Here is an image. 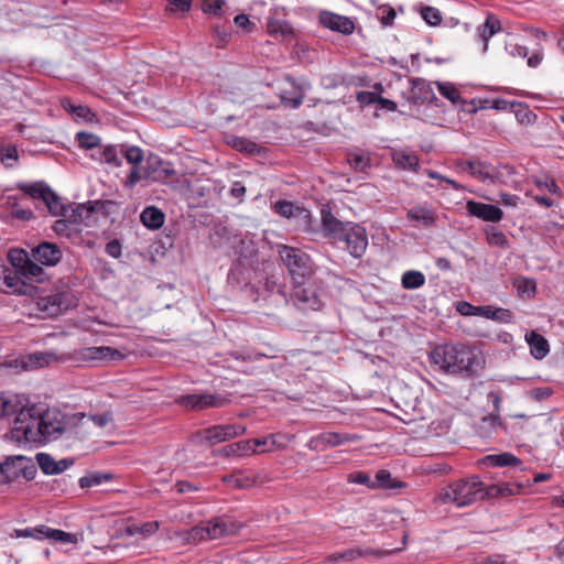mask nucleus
<instances>
[{
  "label": "nucleus",
  "instance_id": "obj_1",
  "mask_svg": "<svg viewBox=\"0 0 564 564\" xmlns=\"http://www.w3.org/2000/svg\"><path fill=\"white\" fill-rule=\"evenodd\" d=\"M30 408L33 409L32 415L22 420L18 427L10 430L8 437L11 441L41 445L63 441L69 445L84 438L79 431V415H67L54 408L41 412L31 402Z\"/></svg>",
  "mask_w": 564,
  "mask_h": 564
},
{
  "label": "nucleus",
  "instance_id": "obj_2",
  "mask_svg": "<svg viewBox=\"0 0 564 564\" xmlns=\"http://www.w3.org/2000/svg\"><path fill=\"white\" fill-rule=\"evenodd\" d=\"M322 228L324 234L336 242H343L345 249L354 257L361 258L368 247L366 229L355 223H343L326 209H322Z\"/></svg>",
  "mask_w": 564,
  "mask_h": 564
},
{
  "label": "nucleus",
  "instance_id": "obj_3",
  "mask_svg": "<svg viewBox=\"0 0 564 564\" xmlns=\"http://www.w3.org/2000/svg\"><path fill=\"white\" fill-rule=\"evenodd\" d=\"M430 361L447 373H469L478 364V357L464 344L440 345L430 352Z\"/></svg>",
  "mask_w": 564,
  "mask_h": 564
},
{
  "label": "nucleus",
  "instance_id": "obj_4",
  "mask_svg": "<svg viewBox=\"0 0 564 564\" xmlns=\"http://www.w3.org/2000/svg\"><path fill=\"white\" fill-rule=\"evenodd\" d=\"M485 498V484L476 476L449 482L437 494L436 501L465 508Z\"/></svg>",
  "mask_w": 564,
  "mask_h": 564
},
{
  "label": "nucleus",
  "instance_id": "obj_5",
  "mask_svg": "<svg viewBox=\"0 0 564 564\" xmlns=\"http://www.w3.org/2000/svg\"><path fill=\"white\" fill-rule=\"evenodd\" d=\"M279 254L296 283H300V280L313 273L312 260L302 250L289 246H280Z\"/></svg>",
  "mask_w": 564,
  "mask_h": 564
},
{
  "label": "nucleus",
  "instance_id": "obj_6",
  "mask_svg": "<svg viewBox=\"0 0 564 564\" xmlns=\"http://www.w3.org/2000/svg\"><path fill=\"white\" fill-rule=\"evenodd\" d=\"M35 474V467L31 459L18 455L8 457L0 464V485L14 481L21 477L32 479Z\"/></svg>",
  "mask_w": 564,
  "mask_h": 564
},
{
  "label": "nucleus",
  "instance_id": "obj_7",
  "mask_svg": "<svg viewBox=\"0 0 564 564\" xmlns=\"http://www.w3.org/2000/svg\"><path fill=\"white\" fill-rule=\"evenodd\" d=\"M32 411L30 400L24 394L0 393V419L17 415L13 427H18L22 420L30 417L33 413Z\"/></svg>",
  "mask_w": 564,
  "mask_h": 564
},
{
  "label": "nucleus",
  "instance_id": "obj_8",
  "mask_svg": "<svg viewBox=\"0 0 564 564\" xmlns=\"http://www.w3.org/2000/svg\"><path fill=\"white\" fill-rule=\"evenodd\" d=\"M456 308L463 316H480L505 324L511 323L513 317L510 310L492 305L475 306L466 301L458 302Z\"/></svg>",
  "mask_w": 564,
  "mask_h": 564
},
{
  "label": "nucleus",
  "instance_id": "obj_9",
  "mask_svg": "<svg viewBox=\"0 0 564 564\" xmlns=\"http://www.w3.org/2000/svg\"><path fill=\"white\" fill-rule=\"evenodd\" d=\"M74 305L70 293L55 292L37 299V307L46 316L53 317Z\"/></svg>",
  "mask_w": 564,
  "mask_h": 564
},
{
  "label": "nucleus",
  "instance_id": "obj_10",
  "mask_svg": "<svg viewBox=\"0 0 564 564\" xmlns=\"http://www.w3.org/2000/svg\"><path fill=\"white\" fill-rule=\"evenodd\" d=\"M318 22L324 28L345 35L355 31V22L350 18L330 11H321Z\"/></svg>",
  "mask_w": 564,
  "mask_h": 564
},
{
  "label": "nucleus",
  "instance_id": "obj_11",
  "mask_svg": "<svg viewBox=\"0 0 564 564\" xmlns=\"http://www.w3.org/2000/svg\"><path fill=\"white\" fill-rule=\"evenodd\" d=\"M246 427L241 424L214 425L204 431V438L212 444H218L242 435Z\"/></svg>",
  "mask_w": 564,
  "mask_h": 564
},
{
  "label": "nucleus",
  "instance_id": "obj_12",
  "mask_svg": "<svg viewBox=\"0 0 564 564\" xmlns=\"http://www.w3.org/2000/svg\"><path fill=\"white\" fill-rule=\"evenodd\" d=\"M206 532L208 540H216L238 532L240 524L236 523L229 517H218L206 521Z\"/></svg>",
  "mask_w": 564,
  "mask_h": 564
},
{
  "label": "nucleus",
  "instance_id": "obj_13",
  "mask_svg": "<svg viewBox=\"0 0 564 564\" xmlns=\"http://www.w3.org/2000/svg\"><path fill=\"white\" fill-rule=\"evenodd\" d=\"M360 437L356 434H340L338 432H325L314 437L310 442V447L314 449H326L346 443L356 442Z\"/></svg>",
  "mask_w": 564,
  "mask_h": 564
},
{
  "label": "nucleus",
  "instance_id": "obj_14",
  "mask_svg": "<svg viewBox=\"0 0 564 564\" xmlns=\"http://www.w3.org/2000/svg\"><path fill=\"white\" fill-rule=\"evenodd\" d=\"M288 87L282 88L280 91L281 102L291 108H297L301 106L304 99V93L310 88L308 83L297 85L294 79L288 77L285 79Z\"/></svg>",
  "mask_w": 564,
  "mask_h": 564
},
{
  "label": "nucleus",
  "instance_id": "obj_15",
  "mask_svg": "<svg viewBox=\"0 0 564 564\" xmlns=\"http://www.w3.org/2000/svg\"><path fill=\"white\" fill-rule=\"evenodd\" d=\"M181 403L191 409L220 408L227 403V399L219 394H189L181 399Z\"/></svg>",
  "mask_w": 564,
  "mask_h": 564
},
{
  "label": "nucleus",
  "instance_id": "obj_16",
  "mask_svg": "<svg viewBox=\"0 0 564 564\" xmlns=\"http://www.w3.org/2000/svg\"><path fill=\"white\" fill-rule=\"evenodd\" d=\"M466 209L468 214L484 221L497 223L500 221L503 216V213L499 207L475 200H468L466 203Z\"/></svg>",
  "mask_w": 564,
  "mask_h": 564
},
{
  "label": "nucleus",
  "instance_id": "obj_17",
  "mask_svg": "<svg viewBox=\"0 0 564 564\" xmlns=\"http://www.w3.org/2000/svg\"><path fill=\"white\" fill-rule=\"evenodd\" d=\"M32 257L42 265L53 267L59 262L62 251L55 243L42 242L32 249Z\"/></svg>",
  "mask_w": 564,
  "mask_h": 564
},
{
  "label": "nucleus",
  "instance_id": "obj_18",
  "mask_svg": "<svg viewBox=\"0 0 564 564\" xmlns=\"http://www.w3.org/2000/svg\"><path fill=\"white\" fill-rule=\"evenodd\" d=\"M293 296L296 305L303 311H318L323 306L322 300L311 288L299 285L295 288Z\"/></svg>",
  "mask_w": 564,
  "mask_h": 564
},
{
  "label": "nucleus",
  "instance_id": "obj_19",
  "mask_svg": "<svg viewBox=\"0 0 564 564\" xmlns=\"http://www.w3.org/2000/svg\"><path fill=\"white\" fill-rule=\"evenodd\" d=\"M524 340L530 348V355L535 360L544 359L550 352V345L547 339L535 330L528 332Z\"/></svg>",
  "mask_w": 564,
  "mask_h": 564
},
{
  "label": "nucleus",
  "instance_id": "obj_20",
  "mask_svg": "<svg viewBox=\"0 0 564 564\" xmlns=\"http://www.w3.org/2000/svg\"><path fill=\"white\" fill-rule=\"evenodd\" d=\"M273 209L280 216L285 218H299L305 223H307L311 218V214L307 209L294 205L289 200H279L274 204Z\"/></svg>",
  "mask_w": 564,
  "mask_h": 564
},
{
  "label": "nucleus",
  "instance_id": "obj_21",
  "mask_svg": "<svg viewBox=\"0 0 564 564\" xmlns=\"http://www.w3.org/2000/svg\"><path fill=\"white\" fill-rule=\"evenodd\" d=\"M462 171L468 172L471 176L481 182L494 180V170L490 165L480 161H464L458 164Z\"/></svg>",
  "mask_w": 564,
  "mask_h": 564
},
{
  "label": "nucleus",
  "instance_id": "obj_22",
  "mask_svg": "<svg viewBox=\"0 0 564 564\" xmlns=\"http://www.w3.org/2000/svg\"><path fill=\"white\" fill-rule=\"evenodd\" d=\"M36 460L42 471L46 475L59 474L66 470L72 464L66 459L55 460L51 455L45 453H39Z\"/></svg>",
  "mask_w": 564,
  "mask_h": 564
},
{
  "label": "nucleus",
  "instance_id": "obj_23",
  "mask_svg": "<svg viewBox=\"0 0 564 564\" xmlns=\"http://www.w3.org/2000/svg\"><path fill=\"white\" fill-rule=\"evenodd\" d=\"M408 219L412 221L421 223L422 225L430 227L436 221L435 212L427 205H416L410 208L406 213Z\"/></svg>",
  "mask_w": 564,
  "mask_h": 564
},
{
  "label": "nucleus",
  "instance_id": "obj_24",
  "mask_svg": "<svg viewBox=\"0 0 564 564\" xmlns=\"http://www.w3.org/2000/svg\"><path fill=\"white\" fill-rule=\"evenodd\" d=\"M411 93V97L416 104H424L432 101L434 99V91L432 85L425 79H413Z\"/></svg>",
  "mask_w": 564,
  "mask_h": 564
},
{
  "label": "nucleus",
  "instance_id": "obj_25",
  "mask_svg": "<svg viewBox=\"0 0 564 564\" xmlns=\"http://www.w3.org/2000/svg\"><path fill=\"white\" fill-rule=\"evenodd\" d=\"M39 532L42 533L43 540L47 539V540L64 543V544H67V543L77 544L79 541V538L77 534L68 533V532H65V531H62L58 529H53V528L45 527V525H40Z\"/></svg>",
  "mask_w": 564,
  "mask_h": 564
},
{
  "label": "nucleus",
  "instance_id": "obj_26",
  "mask_svg": "<svg viewBox=\"0 0 564 564\" xmlns=\"http://www.w3.org/2000/svg\"><path fill=\"white\" fill-rule=\"evenodd\" d=\"M164 214L155 206L145 207L140 215V220L143 226L152 230L161 228L164 224Z\"/></svg>",
  "mask_w": 564,
  "mask_h": 564
},
{
  "label": "nucleus",
  "instance_id": "obj_27",
  "mask_svg": "<svg viewBox=\"0 0 564 564\" xmlns=\"http://www.w3.org/2000/svg\"><path fill=\"white\" fill-rule=\"evenodd\" d=\"M285 440L286 436L282 434H270L263 438H254V445L258 446L259 453H268L284 448Z\"/></svg>",
  "mask_w": 564,
  "mask_h": 564
},
{
  "label": "nucleus",
  "instance_id": "obj_28",
  "mask_svg": "<svg viewBox=\"0 0 564 564\" xmlns=\"http://www.w3.org/2000/svg\"><path fill=\"white\" fill-rule=\"evenodd\" d=\"M522 486L519 484H496L489 487L485 486V497H508L520 494Z\"/></svg>",
  "mask_w": 564,
  "mask_h": 564
},
{
  "label": "nucleus",
  "instance_id": "obj_29",
  "mask_svg": "<svg viewBox=\"0 0 564 564\" xmlns=\"http://www.w3.org/2000/svg\"><path fill=\"white\" fill-rule=\"evenodd\" d=\"M75 415H79L80 424H79V431L84 434V438L88 434V427L93 424L97 427H105L111 422V416L108 413L87 416L84 413H75Z\"/></svg>",
  "mask_w": 564,
  "mask_h": 564
},
{
  "label": "nucleus",
  "instance_id": "obj_30",
  "mask_svg": "<svg viewBox=\"0 0 564 564\" xmlns=\"http://www.w3.org/2000/svg\"><path fill=\"white\" fill-rule=\"evenodd\" d=\"M392 160L395 165L402 169L415 170L419 165V159L414 152L395 150L392 152Z\"/></svg>",
  "mask_w": 564,
  "mask_h": 564
},
{
  "label": "nucleus",
  "instance_id": "obj_31",
  "mask_svg": "<svg viewBox=\"0 0 564 564\" xmlns=\"http://www.w3.org/2000/svg\"><path fill=\"white\" fill-rule=\"evenodd\" d=\"M484 463L492 467H505L520 465L521 460L511 453H500L487 455L484 458Z\"/></svg>",
  "mask_w": 564,
  "mask_h": 564
},
{
  "label": "nucleus",
  "instance_id": "obj_32",
  "mask_svg": "<svg viewBox=\"0 0 564 564\" xmlns=\"http://www.w3.org/2000/svg\"><path fill=\"white\" fill-rule=\"evenodd\" d=\"M223 481L232 488H248L254 484V478L246 471H236L225 476Z\"/></svg>",
  "mask_w": 564,
  "mask_h": 564
},
{
  "label": "nucleus",
  "instance_id": "obj_33",
  "mask_svg": "<svg viewBox=\"0 0 564 564\" xmlns=\"http://www.w3.org/2000/svg\"><path fill=\"white\" fill-rule=\"evenodd\" d=\"M21 273L19 271H9L2 279V285L10 293H25V283L20 281Z\"/></svg>",
  "mask_w": 564,
  "mask_h": 564
},
{
  "label": "nucleus",
  "instance_id": "obj_34",
  "mask_svg": "<svg viewBox=\"0 0 564 564\" xmlns=\"http://www.w3.org/2000/svg\"><path fill=\"white\" fill-rule=\"evenodd\" d=\"M425 283V275L421 271L409 270L402 274L401 285L405 290H415L423 286Z\"/></svg>",
  "mask_w": 564,
  "mask_h": 564
},
{
  "label": "nucleus",
  "instance_id": "obj_35",
  "mask_svg": "<svg viewBox=\"0 0 564 564\" xmlns=\"http://www.w3.org/2000/svg\"><path fill=\"white\" fill-rule=\"evenodd\" d=\"M18 187L28 196L32 198H40L42 200L52 191L44 182H35L33 184H19Z\"/></svg>",
  "mask_w": 564,
  "mask_h": 564
},
{
  "label": "nucleus",
  "instance_id": "obj_36",
  "mask_svg": "<svg viewBox=\"0 0 564 564\" xmlns=\"http://www.w3.org/2000/svg\"><path fill=\"white\" fill-rule=\"evenodd\" d=\"M227 143L240 152L256 153L259 151V147L256 142L242 137H228Z\"/></svg>",
  "mask_w": 564,
  "mask_h": 564
},
{
  "label": "nucleus",
  "instance_id": "obj_37",
  "mask_svg": "<svg viewBox=\"0 0 564 564\" xmlns=\"http://www.w3.org/2000/svg\"><path fill=\"white\" fill-rule=\"evenodd\" d=\"M267 30L271 35L288 36L292 34L291 25L281 19L270 18L267 22Z\"/></svg>",
  "mask_w": 564,
  "mask_h": 564
},
{
  "label": "nucleus",
  "instance_id": "obj_38",
  "mask_svg": "<svg viewBox=\"0 0 564 564\" xmlns=\"http://www.w3.org/2000/svg\"><path fill=\"white\" fill-rule=\"evenodd\" d=\"M43 202L53 216H65L67 208L53 191L48 193Z\"/></svg>",
  "mask_w": 564,
  "mask_h": 564
},
{
  "label": "nucleus",
  "instance_id": "obj_39",
  "mask_svg": "<svg viewBox=\"0 0 564 564\" xmlns=\"http://www.w3.org/2000/svg\"><path fill=\"white\" fill-rule=\"evenodd\" d=\"M63 107L75 115L77 118L84 119L85 121H93L95 115L90 111V109L83 105H73L69 99L63 100Z\"/></svg>",
  "mask_w": 564,
  "mask_h": 564
},
{
  "label": "nucleus",
  "instance_id": "obj_40",
  "mask_svg": "<svg viewBox=\"0 0 564 564\" xmlns=\"http://www.w3.org/2000/svg\"><path fill=\"white\" fill-rule=\"evenodd\" d=\"M159 527L160 524L158 521H149L142 524H134L129 527L128 532L130 535L140 534L143 538H149L156 533Z\"/></svg>",
  "mask_w": 564,
  "mask_h": 564
},
{
  "label": "nucleus",
  "instance_id": "obj_41",
  "mask_svg": "<svg viewBox=\"0 0 564 564\" xmlns=\"http://www.w3.org/2000/svg\"><path fill=\"white\" fill-rule=\"evenodd\" d=\"M534 184L540 191H547L551 194H554L557 197L562 196V192L555 181L547 176H535L534 177Z\"/></svg>",
  "mask_w": 564,
  "mask_h": 564
},
{
  "label": "nucleus",
  "instance_id": "obj_42",
  "mask_svg": "<svg viewBox=\"0 0 564 564\" xmlns=\"http://www.w3.org/2000/svg\"><path fill=\"white\" fill-rule=\"evenodd\" d=\"M440 94L454 105L460 101V93L452 83L436 82Z\"/></svg>",
  "mask_w": 564,
  "mask_h": 564
},
{
  "label": "nucleus",
  "instance_id": "obj_43",
  "mask_svg": "<svg viewBox=\"0 0 564 564\" xmlns=\"http://www.w3.org/2000/svg\"><path fill=\"white\" fill-rule=\"evenodd\" d=\"M500 30V21L492 14L488 15L480 29V35L484 41H488Z\"/></svg>",
  "mask_w": 564,
  "mask_h": 564
},
{
  "label": "nucleus",
  "instance_id": "obj_44",
  "mask_svg": "<svg viewBox=\"0 0 564 564\" xmlns=\"http://www.w3.org/2000/svg\"><path fill=\"white\" fill-rule=\"evenodd\" d=\"M184 540L188 543H198L208 540L205 522L184 532Z\"/></svg>",
  "mask_w": 564,
  "mask_h": 564
},
{
  "label": "nucleus",
  "instance_id": "obj_45",
  "mask_svg": "<svg viewBox=\"0 0 564 564\" xmlns=\"http://www.w3.org/2000/svg\"><path fill=\"white\" fill-rule=\"evenodd\" d=\"M376 17L380 20L383 26H391L397 17L395 10L389 4H382L378 7Z\"/></svg>",
  "mask_w": 564,
  "mask_h": 564
},
{
  "label": "nucleus",
  "instance_id": "obj_46",
  "mask_svg": "<svg viewBox=\"0 0 564 564\" xmlns=\"http://www.w3.org/2000/svg\"><path fill=\"white\" fill-rule=\"evenodd\" d=\"M8 259L15 271L21 272L25 267L26 262L30 260L28 253L24 250L14 249L11 250L8 254Z\"/></svg>",
  "mask_w": 564,
  "mask_h": 564
},
{
  "label": "nucleus",
  "instance_id": "obj_47",
  "mask_svg": "<svg viewBox=\"0 0 564 564\" xmlns=\"http://www.w3.org/2000/svg\"><path fill=\"white\" fill-rule=\"evenodd\" d=\"M420 13L422 19L431 26H438L442 23L441 11L434 7H423Z\"/></svg>",
  "mask_w": 564,
  "mask_h": 564
},
{
  "label": "nucleus",
  "instance_id": "obj_48",
  "mask_svg": "<svg viewBox=\"0 0 564 564\" xmlns=\"http://www.w3.org/2000/svg\"><path fill=\"white\" fill-rule=\"evenodd\" d=\"M55 360L56 357L52 352H34L29 356L28 365L32 367H44Z\"/></svg>",
  "mask_w": 564,
  "mask_h": 564
},
{
  "label": "nucleus",
  "instance_id": "obj_49",
  "mask_svg": "<svg viewBox=\"0 0 564 564\" xmlns=\"http://www.w3.org/2000/svg\"><path fill=\"white\" fill-rule=\"evenodd\" d=\"M514 286L517 288L518 292L523 295L532 296L535 293L536 284L533 279L529 278H518L514 281Z\"/></svg>",
  "mask_w": 564,
  "mask_h": 564
},
{
  "label": "nucleus",
  "instance_id": "obj_50",
  "mask_svg": "<svg viewBox=\"0 0 564 564\" xmlns=\"http://www.w3.org/2000/svg\"><path fill=\"white\" fill-rule=\"evenodd\" d=\"M516 118L522 124H531L535 120V115L529 109L528 106L516 104Z\"/></svg>",
  "mask_w": 564,
  "mask_h": 564
},
{
  "label": "nucleus",
  "instance_id": "obj_51",
  "mask_svg": "<svg viewBox=\"0 0 564 564\" xmlns=\"http://www.w3.org/2000/svg\"><path fill=\"white\" fill-rule=\"evenodd\" d=\"M76 139L84 149H94L100 143V138L94 133L78 132Z\"/></svg>",
  "mask_w": 564,
  "mask_h": 564
},
{
  "label": "nucleus",
  "instance_id": "obj_52",
  "mask_svg": "<svg viewBox=\"0 0 564 564\" xmlns=\"http://www.w3.org/2000/svg\"><path fill=\"white\" fill-rule=\"evenodd\" d=\"M375 488H393L397 485L392 481L390 471L386 469H380L376 473L375 480H372Z\"/></svg>",
  "mask_w": 564,
  "mask_h": 564
},
{
  "label": "nucleus",
  "instance_id": "obj_53",
  "mask_svg": "<svg viewBox=\"0 0 564 564\" xmlns=\"http://www.w3.org/2000/svg\"><path fill=\"white\" fill-rule=\"evenodd\" d=\"M101 160L115 167H119L121 165V160L118 156L117 150L113 145H107L102 149L101 153Z\"/></svg>",
  "mask_w": 564,
  "mask_h": 564
},
{
  "label": "nucleus",
  "instance_id": "obj_54",
  "mask_svg": "<svg viewBox=\"0 0 564 564\" xmlns=\"http://www.w3.org/2000/svg\"><path fill=\"white\" fill-rule=\"evenodd\" d=\"M20 273L25 279H39L43 273V269L30 259Z\"/></svg>",
  "mask_w": 564,
  "mask_h": 564
},
{
  "label": "nucleus",
  "instance_id": "obj_55",
  "mask_svg": "<svg viewBox=\"0 0 564 564\" xmlns=\"http://www.w3.org/2000/svg\"><path fill=\"white\" fill-rule=\"evenodd\" d=\"M487 241L491 246L506 247L508 243L505 234L496 228L487 231Z\"/></svg>",
  "mask_w": 564,
  "mask_h": 564
},
{
  "label": "nucleus",
  "instance_id": "obj_56",
  "mask_svg": "<svg viewBox=\"0 0 564 564\" xmlns=\"http://www.w3.org/2000/svg\"><path fill=\"white\" fill-rule=\"evenodd\" d=\"M231 448L234 453L242 455L259 453L258 446L254 445V440L237 442L231 446Z\"/></svg>",
  "mask_w": 564,
  "mask_h": 564
},
{
  "label": "nucleus",
  "instance_id": "obj_57",
  "mask_svg": "<svg viewBox=\"0 0 564 564\" xmlns=\"http://www.w3.org/2000/svg\"><path fill=\"white\" fill-rule=\"evenodd\" d=\"M124 159L133 166L140 164L143 161V151L139 147H129L126 149Z\"/></svg>",
  "mask_w": 564,
  "mask_h": 564
},
{
  "label": "nucleus",
  "instance_id": "obj_58",
  "mask_svg": "<svg viewBox=\"0 0 564 564\" xmlns=\"http://www.w3.org/2000/svg\"><path fill=\"white\" fill-rule=\"evenodd\" d=\"M369 156L365 153L349 155V163L357 171H364L369 165Z\"/></svg>",
  "mask_w": 564,
  "mask_h": 564
},
{
  "label": "nucleus",
  "instance_id": "obj_59",
  "mask_svg": "<svg viewBox=\"0 0 564 564\" xmlns=\"http://www.w3.org/2000/svg\"><path fill=\"white\" fill-rule=\"evenodd\" d=\"M348 481L351 484L365 485L372 489L375 488V485L372 484V479L370 478V476L367 473H364V471H357V473L350 474L348 476Z\"/></svg>",
  "mask_w": 564,
  "mask_h": 564
},
{
  "label": "nucleus",
  "instance_id": "obj_60",
  "mask_svg": "<svg viewBox=\"0 0 564 564\" xmlns=\"http://www.w3.org/2000/svg\"><path fill=\"white\" fill-rule=\"evenodd\" d=\"M224 4V0H204L202 8L205 13L217 15L220 13Z\"/></svg>",
  "mask_w": 564,
  "mask_h": 564
},
{
  "label": "nucleus",
  "instance_id": "obj_61",
  "mask_svg": "<svg viewBox=\"0 0 564 564\" xmlns=\"http://www.w3.org/2000/svg\"><path fill=\"white\" fill-rule=\"evenodd\" d=\"M144 177L145 176L141 174V171L138 167V165H135L130 171L129 175L127 176L126 181L123 182V185L129 188H132Z\"/></svg>",
  "mask_w": 564,
  "mask_h": 564
},
{
  "label": "nucleus",
  "instance_id": "obj_62",
  "mask_svg": "<svg viewBox=\"0 0 564 564\" xmlns=\"http://www.w3.org/2000/svg\"><path fill=\"white\" fill-rule=\"evenodd\" d=\"M356 99L361 107H365L376 104L378 100V95L373 91H358Z\"/></svg>",
  "mask_w": 564,
  "mask_h": 564
},
{
  "label": "nucleus",
  "instance_id": "obj_63",
  "mask_svg": "<svg viewBox=\"0 0 564 564\" xmlns=\"http://www.w3.org/2000/svg\"><path fill=\"white\" fill-rule=\"evenodd\" d=\"M167 9L172 12H186L191 9L192 0H167Z\"/></svg>",
  "mask_w": 564,
  "mask_h": 564
},
{
  "label": "nucleus",
  "instance_id": "obj_64",
  "mask_svg": "<svg viewBox=\"0 0 564 564\" xmlns=\"http://www.w3.org/2000/svg\"><path fill=\"white\" fill-rule=\"evenodd\" d=\"M1 160L7 165L11 166L9 161L15 162L18 160V150H17V148L13 147V145H9V147H6V148H2V150H1Z\"/></svg>",
  "mask_w": 564,
  "mask_h": 564
}]
</instances>
